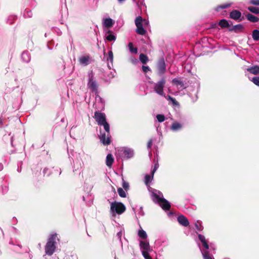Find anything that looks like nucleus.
I'll return each mask as SVG.
<instances>
[{
	"label": "nucleus",
	"mask_w": 259,
	"mask_h": 259,
	"mask_svg": "<svg viewBox=\"0 0 259 259\" xmlns=\"http://www.w3.org/2000/svg\"><path fill=\"white\" fill-rule=\"evenodd\" d=\"M106 39L109 41H114L116 39V36L113 34L111 31L109 30L107 31Z\"/></svg>",
	"instance_id": "4be33fe9"
},
{
	"label": "nucleus",
	"mask_w": 259,
	"mask_h": 259,
	"mask_svg": "<svg viewBox=\"0 0 259 259\" xmlns=\"http://www.w3.org/2000/svg\"><path fill=\"white\" fill-rule=\"evenodd\" d=\"M142 70L144 73H147L148 71H150L151 69L150 67L148 66H143L142 67Z\"/></svg>",
	"instance_id": "a19ab883"
},
{
	"label": "nucleus",
	"mask_w": 259,
	"mask_h": 259,
	"mask_svg": "<svg viewBox=\"0 0 259 259\" xmlns=\"http://www.w3.org/2000/svg\"><path fill=\"white\" fill-rule=\"evenodd\" d=\"M64 259H77V256L76 254H71L66 255Z\"/></svg>",
	"instance_id": "ea45409f"
},
{
	"label": "nucleus",
	"mask_w": 259,
	"mask_h": 259,
	"mask_svg": "<svg viewBox=\"0 0 259 259\" xmlns=\"http://www.w3.org/2000/svg\"><path fill=\"white\" fill-rule=\"evenodd\" d=\"M89 80L88 82V88L92 92L95 93L98 92V84L94 78V74L91 71L88 74Z\"/></svg>",
	"instance_id": "0eeeda50"
},
{
	"label": "nucleus",
	"mask_w": 259,
	"mask_h": 259,
	"mask_svg": "<svg viewBox=\"0 0 259 259\" xmlns=\"http://www.w3.org/2000/svg\"><path fill=\"white\" fill-rule=\"evenodd\" d=\"M241 12L238 10H233L230 14V18L235 20L239 19L241 17Z\"/></svg>",
	"instance_id": "f3484780"
},
{
	"label": "nucleus",
	"mask_w": 259,
	"mask_h": 259,
	"mask_svg": "<svg viewBox=\"0 0 259 259\" xmlns=\"http://www.w3.org/2000/svg\"><path fill=\"white\" fill-rule=\"evenodd\" d=\"M114 162V158L111 154H108L106 158V164L109 167H111Z\"/></svg>",
	"instance_id": "dca6fc26"
},
{
	"label": "nucleus",
	"mask_w": 259,
	"mask_h": 259,
	"mask_svg": "<svg viewBox=\"0 0 259 259\" xmlns=\"http://www.w3.org/2000/svg\"><path fill=\"white\" fill-rule=\"evenodd\" d=\"M128 47L131 53L136 54L138 53L137 48L133 47V44L132 42H130L128 45Z\"/></svg>",
	"instance_id": "c85d7f7f"
},
{
	"label": "nucleus",
	"mask_w": 259,
	"mask_h": 259,
	"mask_svg": "<svg viewBox=\"0 0 259 259\" xmlns=\"http://www.w3.org/2000/svg\"><path fill=\"white\" fill-rule=\"evenodd\" d=\"M11 144H12V145H13V138H12H12H11Z\"/></svg>",
	"instance_id": "6e6d98bb"
},
{
	"label": "nucleus",
	"mask_w": 259,
	"mask_h": 259,
	"mask_svg": "<svg viewBox=\"0 0 259 259\" xmlns=\"http://www.w3.org/2000/svg\"><path fill=\"white\" fill-rule=\"evenodd\" d=\"M151 197L153 201L157 203L163 209L165 210L169 209L170 203L163 198V194L161 192L155 189L152 190Z\"/></svg>",
	"instance_id": "f03ea898"
},
{
	"label": "nucleus",
	"mask_w": 259,
	"mask_h": 259,
	"mask_svg": "<svg viewBox=\"0 0 259 259\" xmlns=\"http://www.w3.org/2000/svg\"><path fill=\"white\" fill-rule=\"evenodd\" d=\"M94 117L99 125L103 126L106 132L101 134L99 136L100 141L105 146L109 145L111 143V136L110 134V125L106 121L105 114L99 111H96Z\"/></svg>",
	"instance_id": "f257e3e1"
},
{
	"label": "nucleus",
	"mask_w": 259,
	"mask_h": 259,
	"mask_svg": "<svg viewBox=\"0 0 259 259\" xmlns=\"http://www.w3.org/2000/svg\"><path fill=\"white\" fill-rule=\"evenodd\" d=\"M118 2L119 3H122L123 2H124L125 0H117Z\"/></svg>",
	"instance_id": "603ef678"
},
{
	"label": "nucleus",
	"mask_w": 259,
	"mask_h": 259,
	"mask_svg": "<svg viewBox=\"0 0 259 259\" xmlns=\"http://www.w3.org/2000/svg\"><path fill=\"white\" fill-rule=\"evenodd\" d=\"M177 220L179 224L184 227H187L189 225L188 220L183 215H179L177 218Z\"/></svg>",
	"instance_id": "4468645a"
},
{
	"label": "nucleus",
	"mask_w": 259,
	"mask_h": 259,
	"mask_svg": "<svg viewBox=\"0 0 259 259\" xmlns=\"http://www.w3.org/2000/svg\"><path fill=\"white\" fill-rule=\"evenodd\" d=\"M130 62L133 64H136L137 63H138V60L135 58H134V57H131L130 58Z\"/></svg>",
	"instance_id": "c03bdc74"
},
{
	"label": "nucleus",
	"mask_w": 259,
	"mask_h": 259,
	"mask_svg": "<svg viewBox=\"0 0 259 259\" xmlns=\"http://www.w3.org/2000/svg\"><path fill=\"white\" fill-rule=\"evenodd\" d=\"M139 245L141 252L143 251H150V246L148 241H140Z\"/></svg>",
	"instance_id": "ddd939ff"
},
{
	"label": "nucleus",
	"mask_w": 259,
	"mask_h": 259,
	"mask_svg": "<svg viewBox=\"0 0 259 259\" xmlns=\"http://www.w3.org/2000/svg\"><path fill=\"white\" fill-rule=\"evenodd\" d=\"M199 240L201 241L205 249L201 250L204 259H214L212 255L209 253L207 250L209 249L208 242L204 235L198 234Z\"/></svg>",
	"instance_id": "20e7f679"
},
{
	"label": "nucleus",
	"mask_w": 259,
	"mask_h": 259,
	"mask_svg": "<svg viewBox=\"0 0 259 259\" xmlns=\"http://www.w3.org/2000/svg\"><path fill=\"white\" fill-rule=\"evenodd\" d=\"M48 170V169H47V168H45V169H44V174H46V170Z\"/></svg>",
	"instance_id": "5fc2aeb1"
},
{
	"label": "nucleus",
	"mask_w": 259,
	"mask_h": 259,
	"mask_svg": "<svg viewBox=\"0 0 259 259\" xmlns=\"http://www.w3.org/2000/svg\"><path fill=\"white\" fill-rule=\"evenodd\" d=\"M8 187L6 185L2 186V190L3 193H6L8 191Z\"/></svg>",
	"instance_id": "37998d69"
},
{
	"label": "nucleus",
	"mask_w": 259,
	"mask_h": 259,
	"mask_svg": "<svg viewBox=\"0 0 259 259\" xmlns=\"http://www.w3.org/2000/svg\"><path fill=\"white\" fill-rule=\"evenodd\" d=\"M249 3L253 5L259 6V0H250Z\"/></svg>",
	"instance_id": "79ce46f5"
},
{
	"label": "nucleus",
	"mask_w": 259,
	"mask_h": 259,
	"mask_svg": "<svg viewBox=\"0 0 259 259\" xmlns=\"http://www.w3.org/2000/svg\"><path fill=\"white\" fill-rule=\"evenodd\" d=\"M114 259H116V256H114Z\"/></svg>",
	"instance_id": "13d9d810"
},
{
	"label": "nucleus",
	"mask_w": 259,
	"mask_h": 259,
	"mask_svg": "<svg viewBox=\"0 0 259 259\" xmlns=\"http://www.w3.org/2000/svg\"><path fill=\"white\" fill-rule=\"evenodd\" d=\"M252 37L254 40H259V30L258 29H254L253 30Z\"/></svg>",
	"instance_id": "cd10ccee"
},
{
	"label": "nucleus",
	"mask_w": 259,
	"mask_h": 259,
	"mask_svg": "<svg viewBox=\"0 0 259 259\" xmlns=\"http://www.w3.org/2000/svg\"><path fill=\"white\" fill-rule=\"evenodd\" d=\"M183 127L182 123L175 121L171 125L170 129L174 132H177L181 130Z\"/></svg>",
	"instance_id": "2eb2a0df"
},
{
	"label": "nucleus",
	"mask_w": 259,
	"mask_h": 259,
	"mask_svg": "<svg viewBox=\"0 0 259 259\" xmlns=\"http://www.w3.org/2000/svg\"><path fill=\"white\" fill-rule=\"evenodd\" d=\"M3 168V165L1 163H0V170H1Z\"/></svg>",
	"instance_id": "864d4df0"
},
{
	"label": "nucleus",
	"mask_w": 259,
	"mask_h": 259,
	"mask_svg": "<svg viewBox=\"0 0 259 259\" xmlns=\"http://www.w3.org/2000/svg\"><path fill=\"white\" fill-rule=\"evenodd\" d=\"M119 156L122 159H127L132 158L134 156V150L131 148L123 147L118 150Z\"/></svg>",
	"instance_id": "423d86ee"
},
{
	"label": "nucleus",
	"mask_w": 259,
	"mask_h": 259,
	"mask_svg": "<svg viewBox=\"0 0 259 259\" xmlns=\"http://www.w3.org/2000/svg\"><path fill=\"white\" fill-rule=\"evenodd\" d=\"M58 234L54 233L50 235L47 242L45 246V250L46 255L51 256L55 252L56 248L57 241H59Z\"/></svg>",
	"instance_id": "7ed1b4c3"
},
{
	"label": "nucleus",
	"mask_w": 259,
	"mask_h": 259,
	"mask_svg": "<svg viewBox=\"0 0 259 259\" xmlns=\"http://www.w3.org/2000/svg\"><path fill=\"white\" fill-rule=\"evenodd\" d=\"M150 251H143L142 254L145 259H152L151 257L149 255V252Z\"/></svg>",
	"instance_id": "e433bc0d"
},
{
	"label": "nucleus",
	"mask_w": 259,
	"mask_h": 259,
	"mask_svg": "<svg viewBox=\"0 0 259 259\" xmlns=\"http://www.w3.org/2000/svg\"><path fill=\"white\" fill-rule=\"evenodd\" d=\"M168 99L170 101H171L174 104H175V105H177L178 104V102H177V101L174 98H173L172 97H171L169 96H168Z\"/></svg>",
	"instance_id": "09e8293b"
},
{
	"label": "nucleus",
	"mask_w": 259,
	"mask_h": 259,
	"mask_svg": "<svg viewBox=\"0 0 259 259\" xmlns=\"http://www.w3.org/2000/svg\"><path fill=\"white\" fill-rule=\"evenodd\" d=\"M107 60L108 62L111 63V65H112L113 61V54L111 51H109L108 52V55L107 58Z\"/></svg>",
	"instance_id": "473e14b6"
},
{
	"label": "nucleus",
	"mask_w": 259,
	"mask_h": 259,
	"mask_svg": "<svg viewBox=\"0 0 259 259\" xmlns=\"http://www.w3.org/2000/svg\"><path fill=\"white\" fill-rule=\"evenodd\" d=\"M139 59H140V61L143 64H146L149 61V59H148V57L144 54H141L140 55Z\"/></svg>",
	"instance_id": "a878e982"
},
{
	"label": "nucleus",
	"mask_w": 259,
	"mask_h": 259,
	"mask_svg": "<svg viewBox=\"0 0 259 259\" xmlns=\"http://www.w3.org/2000/svg\"><path fill=\"white\" fill-rule=\"evenodd\" d=\"M138 234L139 237L142 239H145L147 238L146 232L142 229L139 230Z\"/></svg>",
	"instance_id": "bb28decb"
},
{
	"label": "nucleus",
	"mask_w": 259,
	"mask_h": 259,
	"mask_svg": "<svg viewBox=\"0 0 259 259\" xmlns=\"http://www.w3.org/2000/svg\"><path fill=\"white\" fill-rule=\"evenodd\" d=\"M246 70L254 75H256L259 73V66L256 65L249 67L246 69Z\"/></svg>",
	"instance_id": "6ab92c4d"
},
{
	"label": "nucleus",
	"mask_w": 259,
	"mask_h": 259,
	"mask_svg": "<svg viewBox=\"0 0 259 259\" xmlns=\"http://www.w3.org/2000/svg\"><path fill=\"white\" fill-rule=\"evenodd\" d=\"M172 82L176 84L177 85H180L181 87L183 86V82L177 78H174L172 80Z\"/></svg>",
	"instance_id": "58836bf2"
},
{
	"label": "nucleus",
	"mask_w": 259,
	"mask_h": 259,
	"mask_svg": "<svg viewBox=\"0 0 259 259\" xmlns=\"http://www.w3.org/2000/svg\"><path fill=\"white\" fill-rule=\"evenodd\" d=\"M250 80L255 85L259 87V76L253 77L250 79Z\"/></svg>",
	"instance_id": "4c0bfd02"
},
{
	"label": "nucleus",
	"mask_w": 259,
	"mask_h": 259,
	"mask_svg": "<svg viewBox=\"0 0 259 259\" xmlns=\"http://www.w3.org/2000/svg\"><path fill=\"white\" fill-rule=\"evenodd\" d=\"M165 84V79L162 77L159 81L155 83L154 90V91L158 95L161 96H164L165 94L163 92V88Z\"/></svg>",
	"instance_id": "6e6552de"
},
{
	"label": "nucleus",
	"mask_w": 259,
	"mask_h": 259,
	"mask_svg": "<svg viewBox=\"0 0 259 259\" xmlns=\"http://www.w3.org/2000/svg\"><path fill=\"white\" fill-rule=\"evenodd\" d=\"M61 174V171L60 170V172H59V175H60Z\"/></svg>",
	"instance_id": "4d7b16f0"
},
{
	"label": "nucleus",
	"mask_w": 259,
	"mask_h": 259,
	"mask_svg": "<svg viewBox=\"0 0 259 259\" xmlns=\"http://www.w3.org/2000/svg\"><path fill=\"white\" fill-rule=\"evenodd\" d=\"M158 167V164H155V165H154V167L153 169L151 171V173H152V175H154V173L155 172V171L157 169Z\"/></svg>",
	"instance_id": "8fccbe9b"
},
{
	"label": "nucleus",
	"mask_w": 259,
	"mask_h": 259,
	"mask_svg": "<svg viewBox=\"0 0 259 259\" xmlns=\"http://www.w3.org/2000/svg\"><path fill=\"white\" fill-rule=\"evenodd\" d=\"M114 23V21L111 18H106L103 20V25L104 26L109 28L112 27Z\"/></svg>",
	"instance_id": "a211bd4d"
},
{
	"label": "nucleus",
	"mask_w": 259,
	"mask_h": 259,
	"mask_svg": "<svg viewBox=\"0 0 259 259\" xmlns=\"http://www.w3.org/2000/svg\"><path fill=\"white\" fill-rule=\"evenodd\" d=\"M122 187L125 189H128L129 187V184L127 182H126L125 181H123L122 183Z\"/></svg>",
	"instance_id": "49530a36"
},
{
	"label": "nucleus",
	"mask_w": 259,
	"mask_h": 259,
	"mask_svg": "<svg viewBox=\"0 0 259 259\" xmlns=\"http://www.w3.org/2000/svg\"><path fill=\"white\" fill-rule=\"evenodd\" d=\"M22 60L25 62H28L30 60V56L28 52H23L21 55Z\"/></svg>",
	"instance_id": "412c9836"
},
{
	"label": "nucleus",
	"mask_w": 259,
	"mask_h": 259,
	"mask_svg": "<svg viewBox=\"0 0 259 259\" xmlns=\"http://www.w3.org/2000/svg\"><path fill=\"white\" fill-rule=\"evenodd\" d=\"M219 25L222 28H228L230 26V24H229V22L228 21H227L226 20L222 19L219 22Z\"/></svg>",
	"instance_id": "393cba45"
},
{
	"label": "nucleus",
	"mask_w": 259,
	"mask_h": 259,
	"mask_svg": "<svg viewBox=\"0 0 259 259\" xmlns=\"http://www.w3.org/2000/svg\"><path fill=\"white\" fill-rule=\"evenodd\" d=\"M195 227L196 229L198 231H201L203 229V227L202 225L201 222L199 221H197L195 223Z\"/></svg>",
	"instance_id": "c756f323"
},
{
	"label": "nucleus",
	"mask_w": 259,
	"mask_h": 259,
	"mask_svg": "<svg viewBox=\"0 0 259 259\" xmlns=\"http://www.w3.org/2000/svg\"><path fill=\"white\" fill-rule=\"evenodd\" d=\"M157 70L159 75H163L166 72V64L163 58H161L157 62Z\"/></svg>",
	"instance_id": "1a4fd4ad"
},
{
	"label": "nucleus",
	"mask_w": 259,
	"mask_h": 259,
	"mask_svg": "<svg viewBox=\"0 0 259 259\" xmlns=\"http://www.w3.org/2000/svg\"><path fill=\"white\" fill-rule=\"evenodd\" d=\"M232 5V3H226L221 4L214 8V10L217 12H219L221 9H225L228 8Z\"/></svg>",
	"instance_id": "aec40b11"
},
{
	"label": "nucleus",
	"mask_w": 259,
	"mask_h": 259,
	"mask_svg": "<svg viewBox=\"0 0 259 259\" xmlns=\"http://www.w3.org/2000/svg\"><path fill=\"white\" fill-rule=\"evenodd\" d=\"M117 192L119 194V195L122 198H125L126 197V193L125 191L121 188H119L117 189Z\"/></svg>",
	"instance_id": "72a5a7b5"
},
{
	"label": "nucleus",
	"mask_w": 259,
	"mask_h": 259,
	"mask_svg": "<svg viewBox=\"0 0 259 259\" xmlns=\"http://www.w3.org/2000/svg\"><path fill=\"white\" fill-rule=\"evenodd\" d=\"M122 235V231H119L117 233V236L118 237V238L119 239L120 241H121V238Z\"/></svg>",
	"instance_id": "3c124183"
},
{
	"label": "nucleus",
	"mask_w": 259,
	"mask_h": 259,
	"mask_svg": "<svg viewBox=\"0 0 259 259\" xmlns=\"http://www.w3.org/2000/svg\"><path fill=\"white\" fill-rule=\"evenodd\" d=\"M153 140L152 139L149 140L147 143V148L148 149H150L151 148Z\"/></svg>",
	"instance_id": "a18cd8bd"
},
{
	"label": "nucleus",
	"mask_w": 259,
	"mask_h": 259,
	"mask_svg": "<svg viewBox=\"0 0 259 259\" xmlns=\"http://www.w3.org/2000/svg\"><path fill=\"white\" fill-rule=\"evenodd\" d=\"M248 10L252 13L255 14H259V8L250 6L248 8Z\"/></svg>",
	"instance_id": "7c9ffc66"
},
{
	"label": "nucleus",
	"mask_w": 259,
	"mask_h": 259,
	"mask_svg": "<svg viewBox=\"0 0 259 259\" xmlns=\"http://www.w3.org/2000/svg\"><path fill=\"white\" fill-rule=\"evenodd\" d=\"M81 154L78 153L76 155V157L74 160L73 163V171H75L78 169H81L83 165V162L81 159Z\"/></svg>",
	"instance_id": "9b49d317"
},
{
	"label": "nucleus",
	"mask_w": 259,
	"mask_h": 259,
	"mask_svg": "<svg viewBox=\"0 0 259 259\" xmlns=\"http://www.w3.org/2000/svg\"><path fill=\"white\" fill-rule=\"evenodd\" d=\"M140 21H141V17L138 16L136 17L135 19V25L137 27L136 32L140 35H145L146 33V30L145 28L142 26L141 24H140Z\"/></svg>",
	"instance_id": "9d476101"
},
{
	"label": "nucleus",
	"mask_w": 259,
	"mask_h": 259,
	"mask_svg": "<svg viewBox=\"0 0 259 259\" xmlns=\"http://www.w3.org/2000/svg\"><path fill=\"white\" fill-rule=\"evenodd\" d=\"M140 24H141L142 26L145 28H146L149 26V21L145 19H142L141 17V21H140Z\"/></svg>",
	"instance_id": "f704fd0d"
},
{
	"label": "nucleus",
	"mask_w": 259,
	"mask_h": 259,
	"mask_svg": "<svg viewBox=\"0 0 259 259\" xmlns=\"http://www.w3.org/2000/svg\"><path fill=\"white\" fill-rule=\"evenodd\" d=\"M247 19L252 22H257L258 21V18L251 14H248L246 15Z\"/></svg>",
	"instance_id": "b1692460"
},
{
	"label": "nucleus",
	"mask_w": 259,
	"mask_h": 259,
	"mask_svg": "<svg viewBox=\"0 0 259 259\" xmlns=\"http://www.w3.org/2000/svg\"><path fill=\"white\" fill-rule=\"evenodd\" d=\"M125 210V206L121 202L114 201L110 204V211L113 216H115L116 214H121Z\"/></svg>",
	"instance_id": "39448f33"
},
{
	"label": "nucleus",
	"mask_w": 259,
	"mask_h": 259,
	"mask_svg": "<svg viewBox=\"0 0 259 259\" xmlns=\"http://www.w3.org/2000/svg\"><path fill=\"white\" fill-rule=\"evenodd\" d=\"M156 118L158 122H162L165 119V116L163 114H157L156 115Z\"/></svg>",
	"instance_id": "c9c22d12"
},
{
	"label": "nucleus",
	"mask_w": 259,
	"mask_h": 259,
	"mask_svg": "<svg viewBox=\"0 0 259 259\" xmlns=\"http://www.w3.org/2000/svg\"><path fill=\"white\" fill-rule=\"evenodd\" d=\"M243 28V25L242 24H237L233 26V27L230 29V31H234L236 32L239 30H241Z\"/></svg>",
	"instance_id": "2f4dec72"
},
{
	"label": "nucleus",
	"mask_w": 259,
	"mask_h": 259,
	"mask_svg": "<svg viewBox=\"0 0 259 259\" xmlns=\"http://www.w3.org/2000/svg\"><path fill=\"white\" fill-rule=\"evenodd\" d=\"M78 61L80 65L86 66L91 63V58L89 55L81 56L79 58Z\"/></svg>",
	"instance_id": "f8f14e48"
},
{
	"label": "nucleus",
	"mask_w": 259,
	"mask_h": 259,
	"mask_svg": "<svg viewBox=\"0 0 259 259\" xmlns=\"http://www.w3.org/2000/svg\"><path fill=\"white\" fill-rule=\"evenodd\" d=\"M139 211L138 214L139 215L143 216L144 214V212L143 210L142 207H140L139 209L138 210Z\"/></svg>",
	"instance_id": "de8ad7c7"
},
{
	"label": "nucleus",
	"mask_w": 259,
	"mask_h": 259,
	"mask_svg": "<svg viewBox=\"0 0 259 259\" xmlns=\"http://www.w3.org/2000/svg\"><path fill=\"white\" fill-rule=\"evenodd\" d=\"M154 175H152V173H151V175H147L145 177V183L147 186H149V183L152 181L153 179Z\"/></svg>",
	"instance_id": "5701e85b"
}]
</instances>
